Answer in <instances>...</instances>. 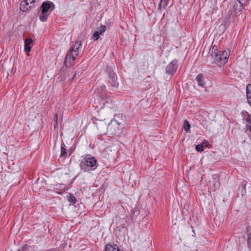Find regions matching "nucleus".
Returning <instances> with one entry per match:
<instances>
[{"label": "nucleus", "mask_w": 251, "mask_h": 251, "mask_svg": "<svg viewBox=\"0 0 251 251\" xmlns=\"http://www.w3.org/2000/svg\"><path fill=\"white\" fill-rule=\"evenodd\" d=\"M210 50L214 62L218 66L221 67L227 62L230 54L228 51H219L215 45L212 47Z\"/></svg>", "instance_id": "f257e3e1"}, {"label": "nucleus", "mask_w": 251, "mask_h": 251, "mask_svg": "<svg viewBox=\"0 0 251 251\" xmlns=\"http://www.w3.org/2000/svg\"><path fill=\"white\" fill-rule=\"evenodd\" d=\"M79 165L81 170L84 172L90 170H95L98 166L97 160L95 157L87 154L81 161Z\"/></svg>", "instance_id": "f03ea898"}, {"label": "nucleus", "mask_w": 251, "mask_h": 251, "mask_svg": "<svg viewBox=\"0 0 251 251\" xmlns=\"http://www.w3.org/2000/svg\"><path fill=\"white\" fill-rule=\"evenodd\" d=\"M41 8V14L39 16V20L43 22H46L50 13L54 8V4L51 1H46L42 3Z\"/></svg>", "instance_id": "7ed1b4c3"}, {"label": "nucleus", "mask_w": 251, "mask_h": 251, "mask_svg": "<svg viewBox=\"0 0 251 251\" xmlns=\"http://www.w3.org/2000/svg\"><path fill=\"white\" fill-rule=\"evenodd\" d=\"M108 81L113 90L116 89L118 88L117 77L114 72H110L109 73Z\"/></svg>", "instance_id": "20e7f679"}, {"label": "nucleus", "mask_w": 251, "mask_h": 251, "mask_svg": "<svg viewBox=\"0 0 251 251\" xmlns=\"http://www.w3.org/2000/svg\"><path fill=\"white\" fill-rule=\"evenodd\" d=\"M177 61L174 59L171 62L166 68V73L168 75H173L176 72L177 69Z\"/></svg>", "instance_id": "39448f33"}, {"label": "nucleus", "mask_w": 251, "mask_h": 251, "mask_svg": "<svg viewBox=\"0 0 251 251\" xmlns=\"http://www.w3.org/2000/svg\"><path fill=\"white\" fill-rule=\"evenodd\" d=\"M82 47V44L80 41H76L73 46L70 48L69 52H71L72 54L75 56L79 54V50Z\"/></svg>", "instance_id": "423d86ee"}, {"label": "nucleus", "mask_w": 251, "mask_h": 251, "mask_svg": "<svg viewBox=\"0 0 251 251\" xmlns=\"http://www.w3.org/2000/svg\"><path fill=\"white\" fill-rule=\"evenodd\" d=\"M75 56H76L74 54H72L71 52H68L65 59V65H73L74 64V61L75 59Z\"/></svg>", "instance_id": "0eeeda50"}, {"label": "nucleus", "mask_w": 251, "mask_h": 251, "mask_svg": "<svg viewBox=\"0 0 251 251\" xmlns=\"http://www.w3.org/2000/svg\"><path fill=\"white\" fill-rule=\"evenodd\" d=\"M29 4H30L26 0H22L20 4V9L22 11L25 12L29 8L33 7L32 5Z\"/></svg>", "instance_id": "6e6552de"}, {"label": "nucleus", "mask_w": 251, "mask_h": 251, "mask_svg": "<svg viewBox=\"0 0 251 251\" xmlns=\"http://www.w3.org/2000/svg\"><path fill=\"white\" fill-rule=\"evenodd\" d=\"M196 80L198 85L200 87L204 88L205 87V83L204 81V77L202 74H199L196 77Z\"/></svg>", "instance_id": "1a4fd4ad"}, {"label": "nucleus", "mask_w": 251, "mask_h": 251, "mask_svg": "<svg viewBox=\"0 0 251 251\" xmlns=\"http://www.w3.org/2000/svg\"><path fill=\"white\" fill-rule=\"evenodd\" d=\"M246 96L249 104L251 106V84L246 87Z\"/></svg>", "instance_id": "9d476101"}, {"label": "nucleus", "mask_w": 251, "mask_h": 251, "mask_svg": "<svg viewBox=\"0 0 251 251\" xmlns=\"http://www.w3.org/2000/svg\"><path fill=\"white\" fill-rule=\"evenodd\" d=\"M33 40L31 38H27L25 41L24 49L25 51L28 52L31 50L30 45L32 43Z\"/></svg>", "instance_id": "9b49d317"}, {"label": "nucleus", "mask_w": 251, "mask_h": 251, "mask_svg": "<svg viewBox=\"0 0 251 251\" xmlns=\"http://www.w3.org/2000/svg\"><path fill=\"white\" fill-rule=\"evenodd\" d=\"M67 155L66 149L65 148V145L64 143L61 144V157H65Z\"/></svg>", "instance_id": "f8f14e48"}, {"label": "nucleus", "mask_w": 251, "mask_h": 251, "mask_svg": "<svg viewBox=\"0 0 251 251\" xmlns=\"http://www.w3.org/2000/svg\"><path fill=\"white\" fill-rule=\"evenodd\" d=\"M169 0H161L159 5V9L160 11H162L163 8H164L168 4Z\"/></svg>", "instance_id": "ddd939ff"}, {"label": "nucleus", "mask_w": 251, "mask_h": 251, "mask_svg": "<svg viewBox=\"0 0 251 251\" xmlns=\"http://www.w3.org/2000/svg\"><path fill=\"white\" fill-rule=\"evenodd\" d=\"M69 201L72 203L75 204L76 202L75 197L72 194H69V197L68 198Z\"/></svg>", "instance_id": "4468645a"}, {"label": "nucleus", "mask_w": 251, "mask_h": 251, "mask_svg": "<svg viewBox=\"0 0 251 251\" xmlns=\"http://www.w3.org/2000/svg\"><path fill=\"white\" fill-rule=\"evenodd\" d=\"M116 124L120 127H118L117 129L116 130H115L114 134H116V135H119L122 132V131L123 130V127L121 126L120 124L119 123H118L117 121H116Z\"/></svg>", "instance_id": "2eb2a0df"}, {"label": "nucleus", "mask_w": 251, "mask_h": 251, "mask_svg": "<svg viewBox=\"0 0 251 251\" xmlns=\"http://www.w3.org/2000/svg\"><path fill=\"white\" fill-rule=\"evenodd\" d=\"M184 129L185 131H188L190 128V125L189 124V123L187 121L185 120L184 122Z\"/></svg>", "instance_id": "dca6fc26"}, {"label": "nucleus", "mask_w": 251, "mask_h": 251, "mask_svg": "<svg viewBox=\"0 0 251 251\" xmlns=\"http://www.w3.org/2000/svg\"><path fill=\"white\" fill-rule=\"evenodd\" d=\"M106 30V26L105 25H101L98 29V31H99V33H100V34L105 32Z\"/></svg>", "instance_id": "f3484780"}, {"label": "nucleus", "mask_w": 251, "mask_h": 251, "mask_svg": "<svg viewBox=\"0 0 251 251\" xmlns=\"http://www.w3.org/2000/svg\"><path fill=\"white\" fill-rule=\"evenodd\" d=\"M101 35L100 33H99V31H96L94 34H93V38L95 40H97L100 38V35Z\"/></svg>", "instance_id": "a211bd4d"}, {"label": "nucleus", "mask_w": 251, "mask_h": 251, "mask_svg": "<svg viewBox=\"0 0 251 251\" xmlns=\"http://www.w3.org/2000/svg\"><path fill=\"white\" fill-rule=\"evenodd\" d=\"M196 150L198 151H200V152H201L202 151H203V146L201 145V144H199V145H197L196 146Z\"/></svg>", "instance_id": "6ab92c4d"}, {"label": "nucleus", "mask_w": 251, "mask_h": 251, "mask_svg": "<svg viewBox=\"0 0 251 251\" xmlns=\"http://www.w3.org/2000/svg\"><path fill=\"white\" fill-rule=\"evenodd\" d=\"M247 117L246 118V121L247 122L251 124V114H250L249 113H247Z\"/></svg>", "instance_id": "aec40b11"}, {"label": "nucleus", "mask_w": 251, "mask_h": 251, "mask_svg": "<svg viewBox=\"0 0 251 251\" xmlns=\"http://www.w3.org/2000/svg\"><path fill=\"white\" fill-rule=\"evenodd\" d=\"M53 120L55 122L54 126L55 127L57 126L58 115L57 114L55 115Z\"/></svg>", "instance_id": "412c9836"}, {"label": "nucleus", "mask_w": 251, "mask_h": 251, "mask_svg": "<svg viewBox=\"0 0 251 251\" xmlns=\"http://www.w3.org/2000/svg\"><path fill=\"white\" fill-rule=\"evenodd\" d=\"M248 236V243L249 245H250L251 243V232H250L249 233H248L247 235Z\"/></svg>", "instance_id": "4be33fe9"}, {"label": "nucleus", "mask_w": 251, "mask_h": 251, "mask_svg": "<svg viewBox=\"0 0 251 251\" xmlns=\"http://www.w3.org/2000/svg\"><path fill=\"white\" fill-rule=\"evenodd\" d=\"M30 5H32V6H34V3L37 0H26Z\"/></svg>", "instance_id": "5701e85b"}, {"label": "nucleus", "mask_w": 251, "mask_h": 251, "mask_svg": "<svg viewBox=\"0 0 251 251\" xmlns=\"http://www.w3.org/2000/svg\"><path fill=\"white\" fill-rule=\"evenodd\" d=\"M209 143L208 142L206 141V140H204L202 142V144H201V145L203 146V147L204 148V147H207Z\"/></svg>", "instance_id": "b1692460"}, {"label": "nucleus", "mask_w": 251, "mask_h": 251, "mask_svg": "<svg viewBox=\"0 0 251 251\" xmlns=\"http://www.w3.org/2000/svg\"><path fill=\"white\" fill-rule=\"evenodd\" d=\"M213 185L215 188L217 189L220 186V183L218 181L215 182Z\"/></svg>", "instance_id": "393cba45"}, {"label": "nucleus", "mask_w": 251, "mask_h": 251, "mask_svg": "<svg viewBox=\"0 0 251 251\" xmlns=\"http://www.w3.org/2000/svg\"><path fill=\"white\" fill-rule=\"evenodd\" d=\"M247 231L248 233H249L251 232V226H248L247 227Z\"/></svg>", "instance_id": "a878e982"}, {"label": "nucleus", "mask_w": 251, "mask_h": 251, "mask_svg": "<svg viewBox=\"0 0 251 251\" xmlns=\"http://www.w3.org/2000/svg\"><path fill=\"white\" fill-rule=\"evenodd\" d=\"M247 129H248L250 132H251V126H247Z\"/></svg>", "instance_id": "bb28decb"}, {"label": "nucleus", "mask_w": 251, "mask_h": 251, "mask_svg": "<svg viewBox=\"0 0 251 251\" xmlns=\"http://www.w3.org/2000/svg\"><path fill=\"white\" fill-rule=\"evenodd\" d=\"M101 88L102 89H103V88H105V85H103L102 86H101Z\"/></svg>", "instance_id": "cd10ccee"}, {"label": "nucleus", "mask_w": 251, "mask_h": 251, "mask_svg": "<svg viewBox=\"0 0 251 251\" xmlns=\"http://www.w3.org/2000/svg\"><path fill=\"white\" fill-rule=\"evenodd\" d=\"M76 75V73H75L74 74V77H75Z\"/></svg>", "instance_id": "c85d7f7f"}, {"label": "nucleus", "mask_w": 251, "mask_h": 251, "mask_svg": "<svg viewBox=\"0 0 251 251\" xmlns=\"http://www.w3.org/2000/svg\"><path fill=\"white\" fill-rule=\"evenodd\" d=\"M58 194H62V192H59Z\"/></svg>", "instance_id": "c756f323"}]
</instances>
